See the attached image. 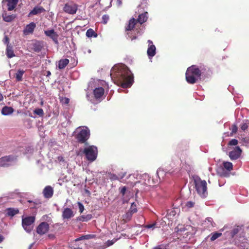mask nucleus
<instances>
[{
	"label": "nucleus",
	"mask_w": 249,
	"mask_h": 249,
	"mask_svg": "<svg viewBox=\"0 0 249 249\" xmlns=\"http://www.w3.org/2000/svg\"><path fill=\"white\" fill-rule=\"evenodd\" d=\"M148 47L147 53L149 58L153 57L156 54V47L151 40H148Z\"/></svg>",
	"instance_id": "obj_12"
},
{
	"label": "nucleus",
	"mask_w": 249,
	"mask_h": 249,
	"mask_svg": "<svg viewBox=\"0 0 249 249\" xmlns=\"http://www.w3.org/2000/svg\"><path fill=\"white\" fill-rule=\"evenodd\" d=\"M238 232V229L237 228H235L233 229L231 232V236L233 237L235 234H236Z\"/></svg>",
	"instance_id": "obj_41"
},
{
	"label": "nucleus",
	"mask_w": 249,
	"mask_h": 249,
	"mask_svg": "<svg viewBox=\"0 0 249 249\" xmlns=\"http://www.w3.org/2000/svg\"><path fill=\"white\" fill-rule=\"evenodd\" d=\"M238 144V141L236 139H232L229 142V146H236Z\"/></svg>",
	"instance_id": "obj_38"
},
{
	"label": "nucleus",
	"mask_w": 249,
	"mask_h": 249,
	"mask_svg": "<svg viewBox=\"0 0 249 249\" xmlns=\"http://www.w3.org/2000/svg\"><path fill=\"white\" fill-rule=\"evenodd\" d=\"M231 130L232 134L235 133L237 130V126L236 125H233L231 126Z\"/></svg>",
	"instance_id": "obj_42"
},
{
	"label": "nucleus",
	"mask_w": 249,
	"mask_h": 249,
	"mask_svg": "<svg viewBox=\"0 0 249 249\" xmlns=\"http://www.w3.org/2000/svg\"><path fill=\"white\" fill-rule=\"evenodd\" d=\"M33 245H34V243L31 244L30 245V246H29V249H31V248H32V247H33Z\"/></svg>",
	"instance_id": "obj_55"
},
{
	"label": "nucleus",
	"mask_w": 249,
	"mask_h": 249,
	"mask_svg": "<svg viewBox=\"0 0 249 249\" xmlns=\"http://www.w3.org/2000/svg\"><path fill=\"white\" fill-rule=\"evenodd\" d=\"M4 239L3 236L0 234V243L2 242Z\"/></svg>",
	"instance_id": "obj_50"
},
{
	"label": "nucleus",
	"mask_w": 249,
	"mask_h": 249,
	"mask_svg": "<svg viewBox=\"0 0 249 249\" xmlns=\"http://www.w3.org/2000/svg\"><path fill=\"white\" fill-rule=\"evenodd\" d=\"M6 54L7 55V56L9 58H12L15 56V55L14 53V51L13 50V47L9 44H8L7 45Z\"/></svg>",
	"instance_id": "obj_21"
},
{
	"label": "nucleus",
	"mask_w": 249,
	"mask_h": 249,
	"mask_svg": "<svg viewBox=\"0 0 249 249\" xmlns=\"http://www.w3.org/2000/svg\"><path fill=\"white\" fill-rule=\"evenodd\" d=\"M223 166L225 169L229 171H231L233 168L232 163L229 161H223Z\"/></svg>",
	"instance_id": "obj_25"
},
{
	"label": "nucleus",
	"mask_w": 249,
	"mask_h": 249,
	"mask_svg": "<svg viewBox=\"0 0 249 249\" xmlns=\"http://www.w3.org/2000/svg\"><path fill=\"white\" fill-rule=\"evenodd\" d=\"M195 206V203L192 201H187L185 204V208L187 209L194 207Z\"/></svg>",
	"instance_id": "obj_35"
},
{
	"label": "nucleus",
	"mask_w": 249,
	"mask_h": 249,
	"mask_svg": "<svg viewBox=\"0 0 249 249\" xmlns=\"http://www.w3.org/2000/svg\"><path fill=\"white\" fill-rule=\"evenodd\" d=\"M45 35L50 37L53 40L56 44L58 43V36L57 34L54 32V30L53 29L46 30L44 31Z\"/></svg>",
	"instance_id": "obj_13"
},
{
	"label": "nucleus",
	"mask_w": 249,
	"mask_h": 249,
	"mask_svg": "<svg viewBox=\"0 0 249 249\" xmlns=\"http://www.w3.org/2000/svg\"><path fill=\"white\" fill-rule=\"evenodd\" d=\"M249 126V121H246V122H243L241 124V129L245 131L248 127Z\"/></svg>",
	"instance_id": "obj_31"
},
{
	"label": "nucleus",
	"mask_w": 249,
	"mask_h": 249,
	"mask_svg": "<svg viewBox=\"0 0 249 249\" xmlns=\"http://www.w3.org/2000/svg\"><path fill=\"white\" fill-rule=\"evenodd\" d=\"M231 151L229 152V156L232 160L238 159L241 156L242 150L239 146H235L233 148H229Z\"/></svg>",
	"instance_id": "obj_8"
},
{
	"label": "nucleus",
	"mask_w": 249,
	"mask_h": 249,
	"mask_svg": "<svg viewBox=\"0 0 249 249\" xmlns=\"http://www.w3.org/2000/svg\"><path fill=\"white\" fill-rule=\"evenodd\" d=\"M136 21L134 18H131L129 20L128 25L126 27V30L127 31H131L134 27L136 24Z\"/></svg>",
	"instance_id": "obj_24"
},
{
	"label": "nucleus",
	"mask_w": 249,
	"mask_h": 249,
	"mask_svg": "<svg viewBox=\"0 0 249 249\" xmlns=\"http://www.w3.org/2000/svg\"><path fill=\"white\" fill-rule=\"evenodd\" d=\"M201 74V70L196 65H192L187 70L186 81L190 84H194L200 79Z\"/></svg>",
	"instance_id": "obj_2"
},
{
	"label": "nucleus",
	"mask_w": 249,
	"mask_h": 249,
	"mask_svg": "<svg viewBox=\"0 0 249 249\" xmlns=\"http://www.w3.org/2000/svg\"><path fill=\"white\" fill-rule=\"evenodd\" d=\"M205 221L206 222L208 221V222L211 223V224H212V219L210 217L207 218Z\"/></svg>",
	"instance_id": "obj_49"
},
{
	"label": "nucleus",
	"mask_w": 249,
	"mask_h": 249,
	"mask_svg": "<svg viewBox=\"0 0 249 249\" xmlns=\"http://www.w3.org/2000/svg\"><path fill=\"white\" fill-rule=\"evenodd\" d=\"M35 220V217L34 216L22 218V225L26 231L27 232H30L32 231L33 228Z\"/></svg>",
	"instance_id": "obj_7"
},
{
	"label": "nucleus",
	"mask_w": 249,
	"mask_h": 249,
	"mask_svg": "<svg viewBox=\"0 0 249 249\" xmlns=\"http://www.w3.org/2000/svg\"><path fill=\"white\" fill-rule=\"evenodd\" d=\"M69 63L68 59H63L59 60L58 62V68L59 69H64Z\"/></svg>",
	"instance_id": "obj_23"
},
{
	"label": "nucleus",
	"mask_w": 249,
	"mask_h": 249,
	"mask_svg": "<svg viewBox=\"0 0 249 249\" xmlns=\"http://www.w3.org/2000/svg\"><path fill=\"white\" fill-rule=\"evenodd\" d=\"M95 237V235L94 234H87L76 238L74 240L75 247H74L73 248H71V249H91L90 243L88 240Z\"/></svg>",
	"instance_id": "obj_3"
},
{
	"label": "nucleus",
	"mask_w": 249,
	"mask_h": 249,
	"mask_svg": "<svg viewBox=\"0 0 249 249\" xmlns=\"http://www.w3.org/2000/svg\"><path fill=\"white\" fill-rule=\"evenodd\" d=\"M155 226L156 223L152 224L147 225L145 226V227L147 229H154L155 228Z\"/></svg>",
	"instance_id": "obj_44"
},
{
	"label": "nucleus",
	"mask_w": 249,
	"mask_h": 249,
	"mask_svg": "<svg viewBox=\"0 0 249 249\" xmlns=\"http://www.w3.org/2000/svg\"><path fill=\"white\" fill-rule=\"evenodd\" d=\"M105 93V89L102 87L95 88L93 90V94L96 99H101Z\"/></svg>",
	"instance_id": "obj_14"
},
{
	"label": "nucleus",
	"mask_w": 249,
	"mask_h": 249,
	"mask_svg": "<svg viewBox=\"0 0 249 249\" xmlns=\"http://www.w3.org/2000/svg\"><path fill=\"white\" fill-rule=\"evenodd\" d=\"M14 112V109L11 107L5 106L1 109V114L3 115H9Z\"/></svg>",
	"instance_id": "obj_20"
},
{
	"label": "nucleus",
	"mask_w": 249,
	"mask_h": 249,
	"mask_svg": "<svg viewBox=\"0 0 249 249\" xmlns=\"http://www.w3.org/2000/svg\"><path fill=\"white\" fill-rule=\"evenodd\" d=\"M87 159L91 162L94 161L97 156V148L94 145H89L86 147L83 151Z\"/></svg>",
	"instance_id": "obj_6"
},
{
	"label": "nucleus",
	"mask_w": 249,
	"mask_h": 249,
	"mask_svg": "<svg viewBox=\"0 0 249 249\" xmlns=\"http://www.w3.org/2000/svg\"><path fill=\"white\" fill-rule=\"evenodd\" d=\"M74 133L76 139L81 143L86 142L90 136L89 130L86 126H81L77 128L74 131Z\"/></svg>",
	"instance_id": "obj_5"
},
{
	"label": "nucleus",
	"mask_w": 249,
	"mask_h": 249,
	"mask_svg": "<svg viewBox=\"0 0 249 249\" xmlns=\"http://www.w3.org/2000/svg\"><path fill=\"white\" fill-rule=\"evenodd\" d=\"M36 24L34 22H31L26 25L23 30V33L25 35H29L33 32L35 27Z\"/></svg>",
	"instance_id": "obj_16"
},
{
	"label": "nucleus",
	"mask_w": 249,
	"mask_h": 249,
	"mask_svg": "<svg viewBox=\"0 0 249 249\" xmlns=\"http://www.w3.org/2000/svg\"><path fill=\"white\" fill-rule=\"evenodd\" d=\"M117 239H114L112 240H108L106 243V245L105 246V247H103L102 248V249H105L106 247H109L110 246H111L116 241H117Z\"/></svg>",
	"instance_id": "obj_33"
},
{
	"label": "nucleus",
	"mask_w": 249,
	"mask_h": 249,
	"mask_svg": "<svg viewBox=\"0 0 249 249\" xmlns=\"http://www.w3.org/2000/svg\"><path fill=\"white\" fill-rule=\"evenodd\" d=\"M110 76L112 78L116 79L118 84L123 88H128L133 83V77L131 72L124 65L121 64L115 66L111 71Z\"/></svg>",
	"instance_id": "obj_1"
},
{
	"label": "nucleus",
	"mask_w": 249,
	"mask_h": 249,
	"mask_svg": "<svg viewBox=\"0 0 249 249\" xmlns=\"http://www.w3.org/2000/svg\"><path fill=\"white\" fill-rule=\"evenodd\" d=\"M94 34H95L94 31L92 29H89L87 31L86 36L88 37H91L94 35Z\"/></svg>",
	"instance_id": "obj_34"
},
{
	"label": "nucleus",
	"mask_w": 249,
	"mask_h": 249,
	"mask_svg": "<svg viewBox=\"0 0 249 249\" xmlns=\"http://www.w3.org/2000/svg\"><path fill=\"white\" fill-rule=\"evenodd\" d=\"M103 22L104 24H106L109 19L108 15H105L102 17Z\"/></svg>",
	"instance_id": "obj_40"
},
{
	"label": "nucleus",
	"mask_w": 249,
	"mask_h": 249,
	"mask_svg": "<svg viewBox=\"0 0 249 249\" xmlns=\"http://www.w3.org/2000/svg\"><path fill=\"white\" fill-rule=\"evenodd\" d=\"M85 192L88 196L90 195V192L88 190H85Z\"/></svg>",
	"instance_id": "obj_52"
},
{
	"label": "nucleus",
	"mask_w": 249,
	"mask_h": 249,
	"mask_svg": "<svg viewBox=\"0 0 249 249\" xmlns=\"http://www.w3.org/2000/svg\"><path fill=\"white\" fill-rule=\"evenodd\" d=\"M18 210L14 208H8L7 210V213L8 215L13 216L18 213Z\"/></svg>",
	"instance_id": "obj_26"
},
{
	"label": "nucleus",
	"mask_w": 249,
	"mask_h": 249,
	"mask_svg": "<svg viewBox=\"0 0 249 249\" xmlns=\"http://www.w3.org/2000/svg\"><path fill=\"white\" fill-rule=\"evenodd\" d=\"M44 11L45 9L42 7L37 6L34 7V8L29 13L28 16L30 17L32 15H36Z\"/></svg>",
	"instance_id": "obj_18"
},
{
	"label": "nucleus",
	"mask_w": 249,
	"mask_h": 249,
	"mask_svg": "<svg viewBox=\"0 0 249 249\" xmlns=\"http://www.w3.org/2000/svg\"><path fill=\"white\" fill-rule=\"evenodd\" d=\"M196 190L198 195L203 198L208 196L207 182L204 180H201L199 178L194 179Z\"/></svg>",
	"instance_id": "obj_4"
},
{
	"label": "nucleus",
	"mask_w": 249,
	"mask_h": 249,
	"mask_svg": "<svg viewBox=\"0 0 249 249\" xmlns=\"http://www.w3.org/2000/svg\"><path fill=\"white\" fill-rule=\"evenodd\" d=\"M8 41V38L7 37V36H5L3 40L4 43L5 44H7V45L8 44H9Z\"/></svg>",
	"instance_id": "obj_47"
},
{
	"label": "nucleus",
	"mask_w": 249,
	"mask_h": 249,
	"mask_svg": "<svg viewBox=\"0 0 249 249\" xmlns=\"http://www.w3.org/2000/svg\"><path fill=\"white\" fill-rule=\"evenodd\" d=\"M122 0H117V5L118 6H120L122 5Z\"/></svg>",
	"instance_id": "obj_48"
},
{
	"label": "nucleus",
	"mask_w": 249,
	"mask_h": 249,
	"mask_svg": "<svg viewBox=\"0 0 249 249\" xmlns=\"http://www.w3.org/2000/svg\"><path fill=\"white\" fill-rule=\"evenodd\" d=\"M49 229V225L45 222L41 223L37 227L36 231L39 234H44Z\"/></svg>",
	"instance_id": "obj_11"
},
{
	"label": "nucleus",
	"mask_w": 249,
	"mask_h": 249,
	"mask_svg": "<svg viewBox=\"0 0 249 249\" xmlns=\"http://www.w3.org/2000/svg\"><path fill=\"white\" fill-rule=\"evenodd\" d=\"M63 10L66 13L73 15L76 13L77 6L75 4H70L66 3L64 7Z\"/></svg>",
	"instance_id": "obj_10"
},
{
	"label": "nucleus",
	"mask_w": 249,
	"mask_h": 249,
	"mask_svg": "<svg viewBox=\"0 0 249 249\" xmlns=\"http://www.w3.org/2000/svg\"><path fill=\"white\" fill-rule=\"evenodd\" d=\"M152 249H162L160 246H157L153 248Z\"/></svg>",
	"instance_id": "obj_53"
},
{
	"label": "nucleus",
	"mask_w": 249,
	"mask_h": 249,
	"mask_svg": "<svg viewBox=\"0 0 249 249\" xmlns=\"http://www.w3.org/2000/svg\"><path fill=\"white\" fill-rule=\"evenodd\" d=\"M50 75H51L50 71H47V76H49Z\"/></svg>",
	"instance_id": "obj_56"
},
{
	"label": "nucleus",
	"mask_w": 249,
	"mask_h": 249,
	"mask_svg": "<svg viewBox=\"0 0 249 249\" xmlns=\"http://www.w3.org/2000/svg\"><path fill=\"white\" fill-rule=\"evenodd\" d=\"M148 18V13L147 12H145L143 14H142L139 15V18H138V21L141 24L146 21Z\"/></svg>",
	"instance_id": "obj_22"
},
{
	"label": "nucleus",
	"mask_w": 249,
	"mask_h": 249,
	"mask_svg": "<svg viewBox=\"0 0 249 249\" xmlns=\"http://www.w3.org/2000/svg\"><path fill=\"white\" fill-rule=\"evenodd\" d=\"M126 190V188L125 187H123V188H121L120 192L124 196Z\"/></svg>",
	"instance_id": "obj_46"
},
{
	"label": "nucleus",
	"mask_w": 249,
	"mask_h": 249,
	"mask_svg": "<svg viewBox=\"0 0 249 249\" xmlns=\"http://www.w3.org/2000/svg\"><path fill=\"white\" fill-rule=\"evenodd\" d=\"M92 218V215L91 214H88L86 216L82 215L80 217H79V220L82 221H88L91 219Z\"/></svg>",
	"instance_id": "obj_30"
},
{
	"label": "nucleus",
	"mask_w": 249,
	"mask_h": 249,
	"mask_svg": "<svg viewBox=\"0 0 249 249\" xmlns=\"http://www.w3.org/2000/svg\"><path fill=\"white\" fill-rule=\"evenodd\" d=\"M3 97L2 94L0 92V101L3 100Z\"/></svg>",
	"instance_id": "obj_51"
},
{
	"label": "nucleus",
	"mask_w": 249,
	"mask_h": 249,
	"mask_svg": "<svg viewBox=\"0 0 249 249\" xmlns=\"http://www.w3.org/2000/svg\"><path fill=\"white\" fill-rule=\"evenodd\" d=\"M127 35L128 36L131 38V39L132 40H133L134 39H135L136 38V37H131V36H130V35H129V33H127Z\"/></svg>",
	"instance_id": "obj_54"
},
{
	"label": "nucleus",
	"mask_w": 249,
	"mask_h": 249,
	"mask_svg": "<svg viewBox=\"0 0 249 249\" xmlns=\"http://www.w3.org/2000/svg\"><path fill=\"white\" fill-rule=\"evenodd\" d=\"M77 204L78 206L79 212L80 213H82L84 210V207L83 205L80 202H78Z\"/></svg>",
	"instance_id": "obj_39"
},
{
	"label": "nucleus",
	"mask_w": 249,
	"mask_h": 249,
	"mask_svg": "<svg viewBox=\"0 0 249 249\" xmlns=\"http://www.w3.org/2000/svg\"><path fill=\"white\" fill-rule=\"evenodd\" d=\"M45 217H47V216L46 215H44L43 218V219H45Z\"/></svg>",
	"instance_id": "obj_59"
},
{
	"label": "nucleus",
	"mask_w": 249,
	"mask_h": 249,
	"mask_svg": "<svg viewBox=\"0 0 249 249\" xmlns=\"http://www.w3.org/2000/svg\"><path fill=\"white\" fill-rule=\"evenodd\" d=\"M74 216V213L71 209L67 208H65L62 213L63 218L68 219Z\"/></svg>",
	"instance_id": "obj_15"
},
{
	"label": "nucleus",
	"mask_w": 249,
	"mask_h": 249,
	"mask_svg": "<svg viewBox=\"0 0 249 249\" xmlns=\"http://www.w3.org/2000/svg\"><path fill=\"white\" fill-rule=\"evenodd\" d=\"M130 211L131 213H133L137 212L136 205L134 203H132Z\"/></svg>",
	"instance_id": "obj_37"
},
{
	"label": "nucleus",
	"mask_w": 249,
	"mask_h": 249,
	"mask_svg": "<svg viewBox=\"0 0 249 249\" xmlns=\"http://www.w3.org/2000/svg\"><path fill=\"white\" fill-rule=\"evenodd\" d=\"M222 235V233L221 232H213L211 233V240L212 241H213L216 239H217L218 237H220Z\"/></svg>",
	"instance_id": "obj_29"
},
{
	"label": "nucleus",
	"mask_w": 249,
	"mask_h": 249,
	"mask_svg": "<svg viewBox=\"0 0 249 249\" xmlns=\"http://www.w3.org/2000/svg\"><path fill=\"white\" fill-rule=\"evenodd\" d=\"M2 17L3 20L6 22H10L14 18V16L13 15L7 16L6 14H3Z\"/></svg>",
	"instance_id": "obj_28"
},
{
	"label": "nucleus",
	"mask_w": 249,
	"mask_h": 249,
	"mask_svg": "<svg viewBox=\"0 0 249 249\" xmlns=\"http://www.w3.org/2000/svg\"><path fill=\"white\" fill-rule=\"evenodd\" d=\"M18 1V0H4L2 1V2H7L8 10L9 11H11L15 8Z\"/></svg>",
	"instance_id": "obj_17"
},
{
	"label": "nucleus",
	"mask_w": 249,
	"mask_h": 249,
	"mask_svg": "<svg viewBox=\"0 0 249 249\" xmlns=\"http://www.w3.org/2000/svg\"><path fill=\"white\" fill-rule=\"evenodd\" d=\"M171 213H172L173 215H175V212H174V211H172V212H171Z\"/></svg>",
	"instance_id": "obj_58"
},
{
	"label": "nucleus",
	"mask_w": 249,
	"mask_h": 249,
	"mask_svg": "<svg viewBox=\"0 0 249 249\" xmlns=\"http://www.w3.org/2000/svg\"><path fill=\"white\" fill-rule=\"evenodd\" d=\"M157 174L160 177V176H162L164 174V171L162 169L160 168L157 170Z\"/></svg>",
	"instance_id": "obj_43"
},
{
	"label": "nucleus",
	"mask_w": 249,
	"mask_h": 249,
	"mask_svg": "<svg viewBox=\"0 0 249 249\" xmlns=\"http://www.w3.org/2000/svg\"><path fill=\"white\" fill-rule=\"evenodd\" d=\"M17 160L16 157L13 156H8L0 159V166H9Z\"/></svg>",
	"instance_id": "obj_9"
},
{
	"label": "nucleus",
	"mask_w": 249,
	"mask_h": 249,
	"mask_svg": "<svg viewBox=\"0 0 249 249\" xmlns=\"http://www.w3.org/2000/svg\"><path fill=\"white\" fill-rule=\"evenodd\" d=\"M34 113L39 116H42L43 115L44 112L43 110L41 108H37L34 110Z\"/></svg>",
	"instance_id": "obj_36"
},
{
	"label": "nucleus",
	"mask_w": 249,
	"mask_h": 249,
	"mask_svg": "<svg viewBox=\"0 0 249 249\" xmlns=\"http://www.w3.org/2000/svg\"><path fill=\"white\" fill-rule=\"evenodd\" d=\"M43 194L45 197L50 198L53 195V189L51 186L46 187L43 190Z\"/></svg>",
	"instance_id": "obj_19"
},
{
	"label": "nucleus",
	"mask_w": 249,
	"mask_h": 249,
	"mask_svg": "<svg viewBox=\"0 0 249 249\" xmlns=\"http://www.w3.org/2000/svg\"><path fill=\"white\" fill-rule=\"evenodd\" d=\"M58 159L61 161V160H63V158L62 157H59Z\"/></svg>",
	"instance_id": "obj_57"
},
{
	"label": "nucleus",
	"mask_w": 249,
	"mask_h": 249,
	"mask_svg": "<svg viewBox=\"0 0 249 249\" xmlns=\"http://www.w3.org/2000/svg\"><path fill=\"white\" fill-rule=\"evenodd\" d=\"M62 103L67 104L69 102V99L67 98H64L61 100Z\"/></svg>",
	"instance_id": "obj_45"
},
{
	"label": "nucleus",
	"mask_w": 249,
	"mask_h": 249,
	"mask_svg": "<svg viewBox=\"0 0 249 249\" xmlns=\"http://www.w3.org/2000/svg\"><path fill=\"white\" fill-rule=\"evenodd\" d=\"M126 175V173H124L122 175H119V176L116 175H113L111 177V179L113 180H117L123 178Z\"/></svg>",
	"instance_id": "obj_32"
},
{
	"label": "nucleus",
	"mask_w": 249,
	"mask_h": 249,
	"mask_svg": "<svg viewBox=\"0 0 249 249\" xmlns=\"http://www.w3.org/2000/svg\"><path fill=\"white\" fill-rule=\"evenodd\" d=\"M25 72V71L21 70H18L16 73V78L17 81H21L22 80V76Z\"/></svg>",
	"instance_id": "obj_27"
}]
</instances>
